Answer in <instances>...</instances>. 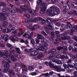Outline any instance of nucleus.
I'll use <instances>...</instances> for the list:
<instances>
[{
    "label": "nucleus",
    "instance_id": "nucleus-54",
    "mask_svg": "<svg viewBox=\"0 0 77 77\" xmlns=\"http://www.w3.org/2000/svg\"><path fill=\"white\" fill-rule=\"evenodd\" d=\"M73 12L74 14L75 15H77V11L75 10V9H74L73 10Z\"/></svg>",
    "mask_w": 77,
    "mask_h": 77
},
{
    "label": "nucleus",
    "instance_id": "nucleus-16",
    "mask_svg": "<svg viewBox=\"0 0 77 77\" xmlns=\"http://www.w3.org/2000/svg\"><path fill=\"white\" fill-rule=\"evenodd\" d=\"M65 70L63 69H61L60 66H58V68L57 69V71L58 72L60 71L65 72Z\"/></svg>",
    "mask_w": 77,
    "mask_h": 77
},
{
    "label": "nucleus",
    "instance_id": "nucleus-44",
    "mask_svg": "<svg viewBox=\"0 0 77 77\" xmlns=\"http://www.w3.org/2000/svg\"><path fill=\"white\" fill-rule=\"evenodd\" d=\"M42 34H43L44 36H47L48 35L44 31H42Z\"/></svg>",
    "mask_w": 77,
    "mask_h": 77
},
{
    "label": "nucleus",
    "instance_id": "nucleus-38",
    "mask_svg": "<svg viewBox=\"0 0 77 77\" xmlns=\"http://www.w3.org/2000/svg\"><path fill=\"white\" fill-rule=\"evenodd\" d=\"M72 51L76 53H77V48H75V49L72 48Z\"/></svg>",
    "mask_w": 77,
    "mask_h": 77
},
{
    "label": "nucleus",
    "instance_id": "nucleus-46",
    "mask_svg": "<svg viewBox=\"0 0 77 77\" xmlns=\"http://www.w3.org/2000/svg\"><path fill=\"white\" fill-rule=\"evenodd\" d=\"M29 19L28 18H26L25 20V22L26 23H29Z\"/></svg>",
    "mask_w": 77,
    "mask_h": 77
},
{
    "label": "nucleus",
    "instance_id": "nucleus-22",
    "mask_svg": "<svg viewBox=\"0 0 77 77\" xmlns=\"http://www.w3.org/2000/svg\"><path fill=\"white\" fill-rule=\"evenodd\" d=\"M15 66L18 67H20L21 66V62L20 61L15 64Z\"/></svg>",
    "mask_w": 77,
    "mask_h": 77
},
{
    "label": "nucleus",
    "instance_id": "nucleus-28",
    "mask_svg": "<svg viewBox=\"0 0 77 77\" xmlns=\"http://www.w3.org/2000/svg\"><path fill=\"white\" fill-rule=\"evenodd\" d=\"M51 20L50 18H47L46 20V22L47 23H51Z\"/></svg>",
    "mask_w": 77,
    "mask_h": 77
},
{
    "label": "nucleus",
    "instance_id": "nucleus-64",
    "mask_svg": "<svg viewBox=\"0 0 77 77\" xmlns=\"http://www.w3.org/2000/svg\"><path fill=\"white\" fill-rule=\"evenodd\" d=\"M75 69L77 70V63L75 64Z\"/></svg>",
    "mask_w": 77,
    "mask_h": 77
},
{
    "label": "nucleus",
    "instance_id": "nucleus-2",
    "mask_svg": "<svg viewBox=\"0 0 77 77\" xmlns=\"http://www.w3.org/2000/svg\"><path fill=\"white\" fill-rule=\"evenodd\" d=\"M20 8L23 11H28L30 14H32L34 15H36V12H38L39 11V7L38 5H36L35 10L34 11V13H32V11L31 9H29V8L27 6L20 5Z\"/></svg>",
    "mask_w": 77,
    "mask_h": 77
},
{
    "label": "nucleus",
    "instance_id": "nucleus-51",
    "mask_svg": "<svg viewBox=\"0 0 77 77\" xmlns=\"http://www.w3.org/2000/svg\"><path fill=\"white\" fill-rule=\"evenodd\" d=\"M10 51L11 52L13 53H15V51L14 49L12 50L11 48H10Z\"/></svg>",
    "mask_w": 77,
    "mask_h": 77
},
{
    "label": "nucleus",
    "instance_id": "nucleus-27",
    "mask_svg": "<svg viewBox=\"0 0 77 77\" xmlns=\"http://www.w3.org/2000/svg\"><path fill=\"white\" fill-rule=\"evenodd\" d=\"M63 48V47L61 46H58L57 48V51H59L62 50Z\"/></svg>",
    "mask_w": 77,
    "mask_h": 77
},
{
    "label": "nucleus",
    "instance_id": "nucleus-21",
    "mask_svg": "<svg viewBox=\"0 0 77 77\" xmlns=\"http://www.w3.org/2000/svg\"><path fill=\"white\" fill-rule=\"evenodd\" d=\"M17 30H14V29L13 28H12L11 29L10 32L11 33H13L14 34L17 33Z\"/></svg>",
    "mask_w": 77,
    "mask_h": 77
},
{
    "label": "nucleus",
    "instance_id": "nucleus-8",
    "mask_svg": "<svg viewBox=\"0 0 77 77\" xmlns=\"http://www.w3.org/2000/svg\"><path fill=\"white\" fill-rule=\"evenodd\" d=\"M4 55V57H3V59L4 60H8L9 59L8 58V52L6 51H4V53L3 54Z\"/></svg>",
    "mask_w": 77,
    "mask_h": 77
},
{
    "label": "nucleus",
    "instance_id": "nucleus-50",
    "mask_svg": "<svg viewBox=\"0 0 77 77\" xmlns=\"http://www.w3.org/2000/svg\"><path fill=\"white\" fill-rule=\"evenodd\" d=\"M24 43L26 45H28L29 44V42L27 40H25Z\"/></svg>",
    "mask_w": 77,
    "mask_h": 77
},
{
    "label": "nucleus",
    "instance_id": "nucleus-29",
    "mask_svg": "<svg viewBox=\"0 0 77 77\" xmlns=\"http://www.w3.org/2000/svg\"><path fill=\"white\" fill-rule=\"evenodd\" d=\"M16 49L17 51V52L18 54H20L21 51L20 49L19 48H16Z\"/></svg>",
    "mask_w": 77,
    "mask_h": 77
},
{
    "label": "nucleus",
    "instance_id": "nucleus-39",
    "mask_svg": "<svg viewBox=\"0 0 77 77\" xmlns=\"http://www.w3.org/2000/svg\"><path fill=\"white\" fill-rule=\"evenodd\" d=\"M35 19L36 20V21L37 20L40 21L42 20V18L41 17H35Z\"/></svg>",
    "mask_w": 77,
    "mask_h": 77
},
{
    "label": "nucleus",
    "instance_id": "nucleus-14",
    "mask_svg": "<svg viewBox=\"0 0 77 77\" xmlns=\"http://www.w3.org/2000/svg\"><path fill=\"white\" fill-rule=\"evenodd\" d=\"M71 5L73 8H77V3L74 2H72Z\"/></svg>",
    "mask_w": 77,
    "mask_h": 77
},
{
    "label": "nucleus",
    "instance_id": "nucleus-4",
    "mask_svg": "<svg viewBox=\"0 0 77 77\" xmlns=\"http://www.w3.org/2000/svg\"><path fill=\"white\" fill-rule=\"evenodd\" d=\"M43 45H39V48H37V50L39 51H44L46 50L48 48V44L45 42L42 44Z\"/></svg>",
    "mask_w": 77,
    "mask_h": 77
},
{
    "label": "nucleus",
    "instance_id": "nucleus-7",
    "mask_svg": "<svg viewBox=\"0 0 77 77\" xmlns=\"http://www.w3.org/2000/svg\"><path fill=\"white\" fill-rule=\"evenodd\" d=\"M8 56L9 57H11V59L12 61H15L17 60V59L15 57V55L14 54H12L11 52L9 53Z\"/></svg>",
    "mask_w": 77,
    "mask_h": 77
},
{
    "label": "nucleus",
    "instance_id": "nucleus-55",
    "mask_svg": "<svg viewBox=\"0 0 77 77\" xmlns=\"http://www.w3.org/2000/svg\"><path fill=\"white\" fill-rule=\"evenodd\" d=\"M68 49L69 51H71V50H72V46L71 45H69L68 48Z\"/></svg>",
    "mask_w": 77,
    "mask_h": 77
},
{
    "label": "nucleus",
    "instance_id": "nucleus-53",
    "mask_svg": "<svg viewBox=\"0 0 77 77\" xmlns=\"http://www.w3.org/2000/svg\"><path fill=\"white\" fill-rule=\"evenodd\" d=\"M20 54H18L17 55V56L19 59H21V55Z\"/></svg>",
    "mask_w": 77,
    "mask_h": 77
},
{
    "label": "nucleus",
    "instance_id": "nucleus-5",
    "mask_svg": "<svg viewBox=\"0 0 77 77\" xmlns=\"http://www.w3.org/2000/svg\"><path fill=\"white\" fill-rule=\"evenodd\" d=\"M2 61V63L5 64L4 66L5 67H9L10 66V64L11 63V61L10 60H5Z\"/></svg>",
    "mask_w": 77,
    "mask_h": 77
},
{
    "label": "nucleus",
    "instance_id": "nucleus-30",
    "mask_svg": "<svg viewBox=\"0 0 77 77\" xmlns=\"http://www.w3.org/2000/svg\"><path fill=\"white\" fill-rule=\"evenodd\" d=\"M6 6V4H5L4 2H0V7L1 6H2L3 7H5Z\"/></svg>",
    "mask_w": 77,
    "mask_h": 77
},
{
    "label": "nucleus",
    "instance_id": "nucleus-20",
    "mask_svg": "<svg viewBox=\"0 0 77 77\" xmlns=\"http://www.w3.org/2000/svg\"><path fill=\"white\" fill-rule=\"evenodd\" d=\"M48 66H50L51 68H54V65L52 64L51 61H50L48 63Z\"/></svg>",
    "mask_w": 77,
    "mask_h": 77
},
{
    "label": "nucleus",
    "instance_id": "nucleus-43",
    "mask_svg": "<svg viewBox=\"0 0 77 77\" xmlns=\"http://www.w3.org/2000/svg\"><path fill=\"white\" fill-rule=\"evenodd\" d=\"M24 16L27 17L28 18H29L30 17V15L29 14L26 13L24 14Z\"/></svg>",
    "mask_w": 77,
    "mask_h": 77
},
{
    "label": "nucleus",
    "instance_id": "nucleus-19",
    "mask_svg": "<svg viewBox=\"0 0 77 77\" xmlns=\"http://www.w3.org/2000/svg\"><path fill=\"white\" fill-rule=\"evenodd\" d=\"M52 26L51 25L49 24L48 26H45L44 28L48 30H50L52 28Z\"/></svg>",
    "mask_w": 77,
    "mask_h": 77
},
{
    "label": "nucleus",
    "instance_id": "nucleus-1",
    "mask_svg": "<svg viewBox=\"0 0 77 77\" xmlns=\"http://www.w3.org/2000/svg\"><path fill=\"white\" fill-rule=\"evenodd\" d=\"M60 13V9L56 6L54 5L46 10V14L49 16L53 17L59 14Z\"/></svg>",
    "mask_w": 77,
    "mask_h": 77
},
{
    "label": "nucleus",
    "instance_id": "nucleus-6",
    "mask_svg": "<svg viewBox=\"0 0 77 77\" xmlns=\"http://www.w3.org/2000/svg\"><path fill=\"white\" fill-rule=\"evenodd\" d=\"M33 34V32H32L31 33L29 32H27L24 34L23 37H25L26 38H28V39H31V35H32Z\"/></svg>",
    "mask_w": 77,
    "mask_h": 77
},
{
    "label": "nucleus",
    "instance_id": "nucleus-56",
    "mask_svg": "<svg viewBox=\"0 0 77 77\" xmlns=\"http://www.w3.org/2000/svg\"><path fill=\"white\" fill-rule=\"evenodd\" d=\"M39 39H36V43L37 44H38L40 42V40Z\"/></svg>",
    "mask_w": 77,
    "mask_h": 77
},
{
    "label": "nucleus",
    "instance_id": "nucleus-41",
    "mask_svg": "<svg viewBox=\"0 0 77 77\" xmlns=\"http://www.w3.org/2000/svg\"><path fill=\"white\" fill-rule=\"evenodd\" d=\"M6 46L7 47L9 48H11L12 46V45H11L10 44L8 43L6 44Z\"/></svg>",
    "mask_w": 77,
    "mask_h": 77
},
{
    "label": "nucleus",
    "instance_id": "nucleus-13",
    "mask_svg": "<svg viewBox=\"0 0 77 77\" xmlns=\"http://www.w3.org/2000/svg\"><path fill=\"white\" fill-rule=\"evenodd\" d=\"M69 40V39H56V40H55V41L54 42V44L55 45H57L58 43H59V42L58 41V40Z\"/></svg>",
    "mask_w": 77,
    "mask_h": 77
},
{
    "label": "nucleus",
    "instance_id": "nucleus-15",
    "mask_svg": "<svg viewBox=\"0 0 77 77\" xmlns=\"http://www.w3.org/2000/svg\"><path fill=\"white\" fill-rule=\"evenodd\" d=\"M77 25L76 26V28L75 27H73L72 29L71 30V33H70V35H73V32L77 30Z\"/></svg>",
    "mask_w": 77,
    "mask_h": 77
},
{
    "label": "nucleus",
    "instance_id": "nucleus-9",
    "mask_svg": "<svg viewBox=\"0 0 77 77\" xmlns=\"http://www.w3.org/2000/svg\"><path fill=\"white\" fill-rule=\"evenodd\" d=\"M5 15L3 14H0V21H2L6 19V17L5 16H7V14H5Z\"/></svg>",
    "mask_w": 77,
    "mask_h": 77
},
{
    "label": "nucleus",
    "instance_id": "nucleus-36",
    "mask_svg": "<svg viewBox=\"0 0 77 77\" xmlns=\"http://www.w3.org/2000/svg\"><path fill=\"white\" fill-rule=\"evenodd\" d=\"M29 20L32 22H35L36 21L35 18V19L30 18L29 19Z\"/></svg>",
    "mask_w": 77,
    "mask_h": 77
},
{
    "label": "nucleus",
    "instance_id": "nucleus-24",
    "mask_svg": "<svg viewBox=\"0 0 77 77\" xmlns=\"http://www.w3.org/2000/svg\"><path fill=\"white\" fill-rule=\"evenodd\" d=\"M2 32H3V33H5V32H6V33H8L10 32V31L8 29L6 28H5V30H3Z\"/></svg>",
    "mask_w": 77,
    "mask_h": 77
},
{
    "label": "nucleus",
    "instance_id": "nucleus-48",
    "mask_svg": "<svg viewBox=\"0 0 77 77\" xmlns=\"http://www.w3.org/2000/svg\"><path fill=\"white\" fill-rule=\"evenodd\" d=\"M13 72V70L12 69H11L9 71H8V73L9 74H12Z\"/></svg>",
    "mask_w": 77,
    "mask_h": 77
},
{
    "label": "nucleus",
    "instance_id": "nucleus-52",
    "mask_svg": "<svg viewBox=\"0 0 77 77\" xmlns=\"http://www.w3.org/2000/svg\"><path fill=\"white\" fill-rule=\"evenodd\" d=\"M24 51H25V52H26L27 53H29V49H24Z\"/></svg>",
    "mask_w": 77,
    "mask_h": 77
},
{
    "label": "nucleus",
    "instance_id": "nucleus-18",
    "mask_svg": "<svg viewBox=\"0 0 77 77\" xmlns=\"http://www.w3.org/2000/svg\"><path fill=\"white\" fill-rule=\"evenodd\" d=\"M7 68H3L2 69V72H4L6 73L7 72H8L10 70L9 67H5Z\"/></svg>",
    "mask_w": 77,
    "mask_h": 77
},
{
    "label": "nucleus",
    "instance_id": "nucleus-59",
    "mask_svg": "<svg viewBox=\"0 0 77 77\" xmlns=\"http://www.w3.org/2000/svg\"><path fill=\"white\" fill-rule=\"evenodd\" d=\"M67 26L69 28L72 27V25L70 23L68 24Z\"/></svg>",
    "mask_w": 77,
    "mask_h": 77
},
{
    "label": "nucleus",
    "instance_id": "nucleus-26",
    "mask_svg": "<svg viewBox=\"0 0 77 77\" xmlns=\"http://www.w3.org/2000/svg\"><path fill=\"white\" fill-rule=\"evenodd\" d=\"M63 8L67 10L70 9V6L69 5H66V6H64Z\"/></svg>",
    "mask_w": 77,
    "mask_h": 77
},
{
    "label": "nucleus",
    "instance_id": "nucleus-61",
    "mask_svg": "<svg viewBox=\"0 0 77 77\" xmlns=\"http://www.w3.org/2000/svg\"><path fill=\"white\" fill-rule=\"evenodd\" d=\"M23 34V32H21L20 33H19L18 34H17V35L19 36H21L22 34Z\"/></svg>",
    "mask_w": 77,
    "mask_h": 77
},
{
    "label": "nucleus",
    "instance_id": "nucleus-25",
    "mask_svg": "<svg viewBox=\"0 0 77 77\" xmlns=\"http://www.w3.org/2000/svg\"><path fill=\"white\" fill-rule=\"evenodd\" d=\"M8 35H4V36H2L1 38L2 39H8Z\"/></svg>",
    "mask_w": 77,
    "mask_h": 77
},
{
    "label": "nucleus",
    "instance_id": "nucleus-57",
    "mask_svg": "<svg viewBox=\"0 0 77 77\" xmlns=\"http://www.w3.org/2000/svg\"><path fill=\"white\" fill-rule=\"evenodd\" d=\"M31 74L32 75H36L37 73L36 72H33L31 73Z\"/></svg>",
    "mask_w": 77,
    "mask_h": 77
},
{
    "label": "nucleus",
    "instance_id": "nucleus-34",
    "mask_svg": "<svg viewBox=\"0 0 77 77\" xmlns=\"http://www.w3.org/2000/svg\"><path fill=\"white\" fill-rule=\"evenodd\" d=\"M37 36H38L37 37L38 39H43V38H44V37L43 36L39 34H38Z\"/></svg>",
    "mask_w": 77,
    "mask_h": 77
},
{
    "label": "nucleus",
    "instance_id": "nucleus-17",
    "mask_svg": "<svg viewBox=\"0 0 77 77\" xmlns=\"http://www.w3.org/2000/svg\"><path fill=\"white\" fill-rule=\"evenodd\" d=\"M67 34H63L61 35L62 37V39H70V37L69 36H65V35H67Z\"/></svg>",
    "mask_w": 77,
    "mask_h": 77
},
{
    "label": "nucleus",
    "instance_id": "nucleus-47",
    "mask_svg": "<svg viewBox=\"0 0 77 77\" xmlns=\"http://www.w3.org/2000/svg\"><path fill=\"white\" fill-rule=\"evenodd\" d=\"M8 10V8H4L3 9H2V11L3 12H5Z\"/></svg>",
    "mask_w": 77,
    "mask_h": 77
},
{
    "label": "nucleus",
    "instance_id": "nucleus-11",
    "mask_svg": "<svg viewBox=\"0 0 77 77\" xmlns=\"http://www.w3.org/2000/svg\"><path fill=\"white\" fill-rule=\"evenodd\" d=\"M54 56L53 54H51L49 56V59L50 60L52 59V61L53 62L57 63V60L56 59V58L54 59Z\"/></svg>",
    "mask_w": 77,
    "mask_h": 77
},
{
    "label": "nucleus",
    "instance_id": "nucleus-35",
    "mask_svg": "<svg viewBox=\"0 0 77 77\" xmlns=\"http://www.w3.org/2000/svg\"><path fill=\"white\" fill-rule=\"evenodd\" d=\"M57 51V49L55 48H54L52 49V51H51V53L52 54H54L55 52Z\"/></svg>",
    "mask_w": 77,
    "mask_h": 77
},
{
    "label": "nucleus",
    "instance_id": "nucleus-12",
    "mask_svg": "<svg viewBox=\"0 0 77 77\" xmlns=\"http://www.w3.org/2000/svg\"><path fill=\"white\" fill-rule=\"evenodd\" d=\"M37 25H35L33 27L29 26H28L27 28L28 29H30L31 31H33L37 27Z\"/></svg>",
    "mask_w": 77,
    "mask_h": 77
},
{
    "label": "nucleus",
    "instance_id": "nucleus-45",
    "mask_svg": "<svg viewBox=\"0 0 77 77\" xmlns=\"http://www.w3.org/2000/svg\"><path fill=\"white\" fill-rule=\"evenodd\" d=\"M62 63V62L61 61L58 60L57 61L56 63L58 64H61Z\"/></svg>",
    "mask_w": 77,
    "mask_h": 77
},
{
    "label": "nucleus",
    "instance_id": "nucleus-10",
    "mask_svg": "<svg viewBox=\"0 0 77 77\" xmlns=\"http://www.w3.org/2000/svg\"><path fill=\"white\" fill-rule=\"evenodd\" d=\"M38 51H33L30 52V55L31 56H33L38 55Z\"/></svg>",
    "mask_w": 77,
    "mask_h": 77
},
{
    "label": "nucleus",
    "instance_id": "nucleus-63",
    "mask_svg": "<svg viewBox=\"0 0 77 77\" xmlns=\"http://www.w3.org/2000/svg\"><path fill=\"white\" fill-rule=\"evenodd\" d=\"M28 69L30 70H32L33 68L32 66H29L28 68Z\"/></svg>",
    "mask_w": 77,
    "mask_h": 77
},
{
    "label": "nucleus",
    "instance_id": "nucleus-58",
    "mask_svg": "<svg viewBox=\"0 0 77 77\" xmlns=\"http://www.w3.org/2000/svg\"><path fill=\"white\" fill-rule=\"evenodd\" d=\"M24 68V67H22V70H23V71H25L26 72L27 71V69L26 68Z\"/></svg>",
    "mask_w": 77,
    "mask_h": 77
},
{
    "label": "nucleus",
    "instance_id": "nucleus-3",
    "mask_svg": "<svg viewBox=\"0 0 77 77\" xmlns=\"http://www.w3.org/2000/svg\"><path fill=\"white\" fill-rule=\"evenodd\" d=\"M40 12L41 14H44L46 9H47V5L46 3H43L40 2Z\"/></svg>",
    "mask_w": 77,
    "mask_h": 77
},
{
    "label": "nucleus",
    "instance_id": "nucleus-23",
    "mask_svg": "<svg viewBox=\"0 0 77 77\" xmlns=\"http://www.w3.org/2000/svg\"><path fill=\"white\" fill-rule=\"evenodd\" d=\"M43 57V53H41L38 54V55L37 56L38 58L40 59H41Z\"/></svg>",
    "mask_w": 77,
    "mask_h": 77
},
{
    "label": "nucleus",
    "instance_id": "nucleus-62",
    "mask_svg": "<svg viewBox=\"0 0 77 77\" xmlns=\"http://www.w3.org/2000/svg\"><path fill=\"white\" fill-rule=\"evenodd\" d=\"M42 24H44L45 23V20H44V19H42Z\"/></svg>",
    "mask_w": 77,
    "mask_h": 77
},
{
    "label": "nucleus",
    "instance_id": "nucleus-37",
    "mask_svg": "<svg viewBox=\"0 0 77 77\" xmlns=\"http://www.w3.org/2000/svg\"><path fill=\"white\" fill-rule=\"evenodd\" d=\"M42 40H41V41H42V46H43V44L45 43H45H46V44H47V42L46 41H45V39H41Z\"/></svg>",
    "mask_w": 77,
    "mask_h": 77
},
{
    "label": "nucleus",
    "instance_id": "nucleus-33",
    "mask_svg": "<svg viewBox=\"0 0 77 77\" xmlns=\"http://www.w3.org/2000/svg\"><path fill=\"white\" fill-rule=\"evenodd\" d=\"M8 25V23L7 22H4V25H3V26L4 27L6 28L7 27V25Z\"/></svg>",
    "mask_w": 77,
    "mask_h": 77
},
{
    "label": "nucleus",
    "instance_id": "nucleus-31",
    "mask_svg": "<svg viewBox=\"0 0 77 77\" xmlns=\"http://www.w3.org/2000/svg\"><path fill=\"white\" fill-rule=\"evenodd\" d=\"M9 11L12 13H16V11H15V10L12 8L9 9Z\"/></svg>",
    "mask_w": 77,
    "mask_h": 77
},
{
    "label": "nucleus",
    "instance_id": "nucleus-49",
    "mask_svg": "<svg viewBox=\"0 0 77 77\" xmlns=\"http://www.w3.org/2000/svg\"><path fill=\"white\" fill-rule=\"evenodd\" d=\"M73 74L75 77H77V71L75 72Z\"/></svg>",
    "mask_w": 77,
    "mask_h": 77
},
{
    "label": "nucleus",
    "instance_id": "nucleus-60",
    "mask_svg": "<svg viewBox=\"0 0 77 77\" xmlns=\"http://www.w3.org/2000/svg\"><path fill=\"white\" fill-rule=\"evenodd\" d=\"M66 12V10L65 9H63L62 10V12L63 14H65Z\"/></svg>",
    "mask_w": 77,
    "mask_h": 77
},
{
    "label": "nucleus",
    "instance_id": "nucleus-42",
    "mask_svg": "<svg viewBox=\"0 0 77 77\" xmlns=\"http://www.w3.org/2000/svg\"><path fill=\"white\" fill-rule=\"evenodd\" d=\"M11 41L13 42H15V41H18H18L19 40V39H11Z\"/></svg>",
    "mask_w": 77,
    "mask_h": 77
},
{
    "label": "nucleus",
    "instance_id": "nucleus-40",
    "mask_svg": "<svg viewBox=\"0 0 77 77\" xmlns=\"http://www.w3.org/2000/svg\"><path fill=\"white\" fill-rule=\"evenodd\" d=\"M68 67H70V68H74L75 67V64L74 65V66H73L72 65H70V64H68L67 65Z\"/></svg>",
    "mask_w": 77,
    "mask_h": 77
},
{
    "label": "nucleus",
    "instance_id": "nucleus-32",
    "mask_svg": "<svg viewBox=\"0 0 77 77\" xmlns=\"http://www.w3.org/2000/svg\"><path fill=\"white\" fill-rule=\"evenodd\" d=\"M30 43L31 44H32L33 45H34L35 44V40L34 39H32L30 41Z\"/></svg>",
    "mask_w": 77,
    "mask_h": 77
}]
</instances>
